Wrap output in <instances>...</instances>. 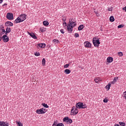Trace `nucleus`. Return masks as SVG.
Wrapping results in <instances>:
<instances>
[{
    "label": "nucleus",
    "mask_w": 126,
    "mask_h": 126,
    "mask_svg": "<svg viewBox=\"0 0 126 126\" xmlns=\"http://www.w3.org/2000/svg\"><path fill=\"white\" fill-rule=\"evenodd\" d=\"M69 118L68 117H64L63 119V122H65V123H68V119Z\"/></svg>",
    "instance_id": "5701e85b"
},
{
    "label": "nucleus",
    "mask_w": 126,
    "mask_h": 126,
    "mask_svg": "<svg viewBox=\"0 0 126 126\" xmlns=\"http://www.w3.org/2000/svg\"><path fill=\"white\" fill-rule=\"evenodd\" d=\"M74 37L75 38H78V37H79V34L78 33H75Z\"/></svg>",
    "instance_id": "7c9ffc66"
},
{
    "label": "nucleus",
    "mask_w": 126,
    "mask_h": 126,
    "mask_svg": "<svg viewBox=\"0 0 126 126\" xmlns=\"http://www.w3.org/2000/svg\"><path fill=\"white\" fill-rule=\"evenodd\" d=\"M40 31H41V32L42 33H44V32L47 31V29L45 28H41L40 29Z\"/></svg>",
    "instance_id": "b1692460"
},
{
    "label": "nucleus",
    "mask_w": 126,
    "mask_h": 126,
    "mask_svg": "<svg viewBox=\"0 0 126 126\" xmlns=\"http://www.w3.org/2000/svg\"><path fill=\"white\" fill-rule=\"evenodd\" d=\"M58 41H59L58 40H57V39H53V42H55V43L58 42Z\"/></svg>",
    "instance_id": "de8ad7c7"
},
{
    "label": "nucleus",
    "mask_w": 126,
    "mask_h": 126,
    "mask_svg": "<svg viewBox=\"0 0 126 126\" xmlns=\"http://www.w3.org/2000/svg\"><path fill=\"white\" fill-rule=\"evenodd\" d=\"M78 114V108L73 106L72 107L70 115L71 116H74L75 115H77Z\"/></svg>",
    "instance_id": "7ed1b4c3"
},
{
    "label": "nucleus",
    "mask_w": 126,
    "mask_h": 126,
    "mask_svg": "<svg viewBox=\"0 0 126 126\" xmlns=\"http://www.w3.org/2000/svg\"><path fill=\"white\" fill-rule=\"evenodd\" d=\"M26 17H27V15L22 14L14 21V23L17 24L23 22L26 19Z\"/></svg>",
    "instance_id": "f257e3e1"
},
{
    "label": "nucleus",
    "mask_w": 126,
    "mask_h": 126,
    "mask_svg": "<svg viewBox=\"0 0 126 126\" xmlns=\"http://www.w3.org/2000/svg\"><path fill=\"white\" fill-rule=\"evenodd\" d=\"M4 33H3L1 30H0V42L1 41V39H2V35H3Z\"/></svg>",
    "instance_id": "412c9836"
},
{
    "label": "nucleus",
    "mask_w": 126,
    "mask_h": 126,
    "mask_svg": "<svg viewBox=\"0 0 126 126\" xmlns=\"http://www.w3.org/2000/svg\"><path fill=\"white\" fill-rule=\"evenodd\" d=\"M2 39L4 43H6L9 41V38L7 36L6 34H4L2 36Z\"/></svg>",
    "instance_id": "1a4fd4ad"
},
{
    "label": "nucleus",
    "mask_w": 126,
    "mask_h": 126,
    "mask_svg": "<svg viewBox=\"0 0 126 126\" xmlns=\"http://www.w3.org/2000/svg\"><path fill=\"white\" fill-rule=\"evenodd\" d=\"M118 77H115L113 79V81L110 83L111 84H115V83L117 82V80H118Z\"/></svg>",
    "instance_id": "a211bd4d"
},
{
    "label": "nucleus",
    "mask_w": 126,
    "mask_h": 126,
    "mask_svg": "<svg viewBox=\"0 0 126 126\" xmlns=\"http://www.w3.org/2000/svg\"><path fill=\"white\" fill-rule=\"evenodd\" d=\"M9 126V123L3 121H0V126Z\"/></svg>",
    "instance_id": "9b49d317"
},
{
    "label": "nucleus",
    "mask_w": 126,
    "mask_h": 126,
    "mask_svg": "<svg viewBox=\"0 0 126 126\" xmlns=\"http://www.w3.org/2000/svg\"><path fill=\"white\" fill-rule=\"evenodd\" d=\"M73 28L74 27H72V26L67 24V31L69 34H71V33H72V31H73Z\"/></svg>",
    "instance_id": "39448f33"
},
{
    "label": "nucleus",
    "mask_w": 126,
    "mask_h": 126,
    "mask_svg": "<svg viewBox=\"0 0 126 126\" xmlns=\"http://www.w3.org/2000/svg\"><path fill=\"white\" fill-rule=\"evenodd\" d=\"M69 25H71V26H72L73 27H75L76 26V24L75 23V21L71 22L70 23H67Z\"/></svg>",
    "instance_id": "f3484780"
},
{
    "label": "nucleus",
    "mask_w": 126,
    "mask_h": 126,
    "mask_svg": "<svg viewBox=\"0 0 126 126\" xmlns=\"http://www.w3.org/2000/svg\"><path fill=\"white\" fill-rule=\"evenodd\" d=\"M43 24L44 26H48V25H49V22L44 21L43 22Z\"/></svg>",
    "instance_id": "a878e982"
},
{
    "label": "nucleus",
    "mask_w": 126,
    "mask_h": 126,
    "mask_svg": "<svg viewBox=\"0 0 126 126\" xmlns=\"http://www.w3.org/2000/svg\"><path fill=\"white\" fill-rule=\"evenodd\" d=\"M114 61V59L112 57H108L107 59V63H111Z\"/></svg>",
    "instance_id": "dca6fc26"
},
{
    "label": "nucleus",
    "mask_w": 126,
    "mask_h": 126,
    "mask_svg": "<svg viewBox=\"0 0 126 126\" xmlns=\"http://www.w3.org/2000/svg\"><path fill=\"white\" fill-rule=\"evenodd\" d=\"M3 0H0V3H2Z\"/></svg>",
    "instance_id": "8fccbe9b"
},
{
    "label": "nucleus",
    "mask_w": 126,
    "mask_h": 126,
    "mask_svg": "<svg viewBox=\"0 0 126 126\" xmlns=\"http://www.w3.org/2000/svg\"><path fill=\"white\" fill-rule=\"evenodd\" d=\"M5 5H7V3H5L4 4H3V6H5Z\"/></svg>",
    "instance_id": "09e8293b"
},
{
    "label": "nucleus",
    "mask_w": 126,
    "mask_h": 126,
    "mask_svg": "<svg viewBox=\"0 0 126 126\" xmlns=\"http://www.w3.org/2000/svg\"><path fill=\"white\" fill-rule=\"evenodd\" d=\"M118 56H119V57H123V56H124V54H123V53L121 52H118Z\"/></svg>",
    "instance_id": "c756f323"
},
{
    "label": "nucleus",
    "mask_w": 126,
    "mask_h": 126,
    "mask_svg": "<svg viewBox=\"0 0 126 126\" xmlns=\"http://www.w3.org/2000/svg\"><path fill=\"white\" fill-rule=\"evenodd\" d=\"M76 108L78 109H86L87 106L85 104H84L82 102H78L76 104Z\"/></svg>",
    "instance_id": "f03ea898"
},
{
    "label": "nucleus",
    "mask_w": 126,
    "mask_h": 126,
    "mask_svg": "<svg viewBox=\"0 0 126 126\" xmlns=\"http://www.w3.org/2000/svg\"><path fill=\"white\" fill-rule=\"evenodd\" d=\"M111 83H109L107 85H106V89H107V91L108 90H110V88H111Z\"/></svg>",
    "instance_id": "aec40b11"
},
{
    "label": "nucleus",
    "mask_w": 126,
    "mask_h": 126,
    "mask_svg": "<svg viewBox=\"0 0 126 126\" xmlns=\"http://www.w3.org/2000/svg\"><path fill=\"white\" fill-rule=\"evenodd\" d=\"M73 21H74V20L73 19V18L70 19L69 20V23H71V22H73Z\"/></svg>",
    "instance_id": "72a5a7b5"
},
{
    "label": "nucleus",
    "mask_w": 126,
    "mask_h": 126,
    "mask_svg": "<svg viewBox=\"0 0 126 126\" xmlns=\"http://www.w3.org/2000/svg\"><path fill=\"white\" fill-rule=\"evenodd\" d=\"M1 31H2L3 33H4L6 35V34L10 33L11 32V28L9 27H7L6 29V31L4 29L1 30Z\"/></svg>",
    "instance_id": "0eeeda50"
},
{
    "label": "nucleus",
    "mask_w": 126,
    "mask_h": 126,
    "mask_svg": "<svg viewBox=\"0 0 126 126\" xmlns=\"http://www.w3.org/2000/svg\"><path fill=\"white\" fill-rule=\"evenodd\" d=\"M52 126H58V125H56L55 124H53Z\"/></svg>",
    "instance_id": "3c124183"
},
{
    "label": "nucleus",
    "mask_w": 126,
    "mask_h": 126,
    "mask_svg": "<svg viewBox=\"0 0 126 126\" xmlns=\"http://www.w3.org/2000/svg\"><path fill=\"white\" fill-rule=\"evenodd\" d=\"M58 121L57 120V121H54V123H53V125H56V126H58Z\"/></svg>",
    "instance_id": "a19ab883"
},
{
    "label": "nucleus",
    "mask_w": 126,
    "mask_h": 126,
    "mask_svg": "<svg viewBox=\"0 0 126 126\" xmlns=\"http://www.w3.org/2000/svg\"><path fill=\"white\" fill-rule=\"evenodd\" d=\"M34 55L36 56V57H39V56H40V53L39 52H35L34 53Z\"/></svg>",
    "instance_id": "2f4dec72"
},
{
    "label": "nucleus",
    "mask_w": 126,
    "mask_h": 126,
    "mask_svg": "<svg viewBox=\"0 0 126 126\" xmlns=\"http://www.w3.org/2000/svg\"><path fill=\"white\" fill-rule=\"evenodd\" d=\"M42 65L46 64V59H45V58H43L42 60Z\"/></svg>",
    "instance_id": "bb28decb"
},
{
    "label": "nucleus",
    "mask_w": 126,
    "mask_h": 126,
    "mask_svg": "<svg viewBox=\"0 0 126 126\" xmlns=\"http://www.w3.org/2000/svg\"><path fill=\"white\" fill-rule=\"evenodd\" d=\"M93 43L94 46V47H99V45L101 43L99 39H93Z\"/></svg>",
    "instance_id": "423d86ee"
},
{
    "label": "nucleus",
    "mask_w": 126,
    "mask_h": 126,
    "mask_svg": "<svg viewBox=\"0 0 126 126\" xmlns=\"http://www.w3.org/2000/svg\"><path fill=\"white\" fill-rule=\"evenodd\" d=\"M5 25H6L7 27L9 26L11 27V26H13V23H11V22L8 21L5 23Z\"/></svg>",
    "instance_id": "4468645a"
},
{
    "label": "nucleus",
    "mask_w": 126,
    "mask_h": 126,
    "mask_svg": "<svg viewBox=\"0 0 126 126\" xmlns=\"http://www.w3.org/2000/svg\"><path fill=\"white\" fill-rule=\"evenodd\" d=\"M47 109L45 108H42L39 109H37L36 110V114H38L39 115L41 114H45L46 112H47Z\"/></svg>",
    "instance_id": "20e7f679"
},
{
    "label": "nucleus",
    "mask_w": 126,
    "mask_h": 126,
    "mask_svg": "<svg viewBox=\"0 0 126 126\" xmlns=\"http://www.w3.org/2000/svg\"><path fill=\"white\" fill-rule=\"evenodd\" d=\"M108 99H107V98H105L104 99H103V102L104 103H108Z\"/></svg>",
    "instance_id": "e433bc0d"
},
{
    "label": "nucleus",
    "mask_w": 126,
    "mask_h": 126,
    "mask_svg": "<svg viewBox=\"0 0 126 126\" xmlns=\"http://www.w3.org/2000/svg\"><path fill=\"white\" fill-rule=\"evenodd\" d=\"M108 11H113V8L112 7L111 8H108Z\"/></svg>",
    "instance_id": "79ce46f5"
},
{
    "label": "nucleus",
    "mask_w": 126,
    "mask_h": 126,
    "mask_svg": "<svg viewBox=\"0 0 126 126\" xmlns=\"http://www.w3.org/2000/svg\"><path fill=\"white\" fill-rule=\"evenodd\" d=\"M17 125L18 126H23V124L20 122L17 123Z\"/></svg>",
    "instance_id": "473e14b6"
},
{
    "label": "nucleus",
    "mask_w": 126,
    "mask_h": 126,
    "mask_svg": "<svg viewBox=\"0 0 126 126\" xmlns=\"http://www.w3.org/2000/svg\"><path fill=\"white\" fill-rule=\"evenodd\" d=\"M27 33L28 35H30L33 39H37V36H36V35H35L34 33H30L29 32H27Z\"/></svg>",
    "instance_id": "ddd939ff"
},
{
    "label": "nucleus",
    "mask_w": 126,
    "mask_h": 126,
    "mask_svg": "<svg viewBox=\"0 0 126 126\" xmlns=\"http://www.w3.org/2000/svg\"><path fill=\"white\" fill-rule=\"evenodd\" d=\"M69 66V64H66L64 65L63 67L64 68H67Z\"/></svg>",
    "instance_id": "f704fd0d"
},
{
    "label": "nucleus",
    "mask_w": 126,
    "mask_h": 126,
    "mask_svg": "<svg viewBox=\"0 0 126 126\" xmlns=\"http://www.w3.org/2000/svg\"><path fill=\"white\" fill-rule=\"evenodd\" d=\"M60 32L61 33H62V34H64V30L63 29H62L61 30H60Z\"/></svg>",
    "instance_id": "4c0bfd02"
},
{
    "label": "nucleus",
    "mask_w": 126,
    "mask_h": 126,
    "mask_svg": "<svg viewBox=\"0 0 126 126\" xmlns=\"http://www.w3.org/2000/svg\"><path fill=\"white\" fill-rule=\"evenodd\" d=\"M85 48H91L92 44L89 41H86L84 43Z\"/></svg>",
    "instance_id": "9d476101"
},
{
    "label": "nucleus",
    "mask_w": 126,
    "mask_h": 126,
    "mask_svg": "<svg viewBox=\"0 0 126 126\" xmlns=\"http://www.w3.org/2000/svg\"><path fill=\"white\" fill-rule=\"evenodd\" d=\"M42 106H43V107H44V108H48L49 106L48 105V104H46V103H42Z\"/></svg>",
    "instance_id": "cd10ccee"
},
{
    "label": "nucleus",
    "mask_w": 126,
    "mask_h": 126,
    "mask_svg": "<svg viewBox=\"0 0 126 126\" xmlns=\"http://www.w3.org/2000/svg\"><path fill=\"white\" fill-rule=\"evenodd\" d=\"M63 26H65H65H66V27H67V24L66 23V22H64V23H63Z\"/></svg>",
    "instance_id": "37998d69"
},
{
    "label": "nucleus",
    "mask_w": 126,
    "mask_h": 126,
    "mask_svg": "<svg viewBox=\"0 0 126 126\" xmlns=\"http://www.w3.org/2000/svg\"><path fill=\"white\" fill-rule=\"evenodd\" d=\"M94 81L95 83H98V82H101V81H102V78L100 77H96L94 79Z\"/></svg>",
    "instance_id": "f8f14e48"
},
{
    "label": "nucleus",
    "mask_w": 126,
    "mask_h": 126,
    "mask_svg": "<svg viewBox=\"0 0 126 126\" xmlns=\"http://www.w3.org/2000/svg\"><path fill=\"white\" fill-rule=\"evenodd\" d=\"M123 10H125V12H126V6L123 8Z\"/></svg>",
    "instance_id": "49530a36"
},
{
    "label": "nucleus",
    "mask_w": 126,
    "mask_h": 126,
    "mask_svg": "<svg viewBox=\"0 0 126 126\" xmlns=\"http://www.w3.org/2000/svg\"><path fill=\"white\" fill-rule=\"evenodd\" d=\"M94 13H95L96 16H97V17L100 16V14H99V13H98L97 12V11H94Z\"/></svg>",
    "instance_id": "ea45409f"
},
{
    "label": "nucleus",
    "mask_w": 126,
    "mask_h": 126,
    "mask_svg": "<svg viewBox=\"0 0 126 126\" xmlns=\"http://www.w3.org/2000/svg\"><path fill=\"white\" fill-rule=\"evenodd\" d=\"M6 18L9 20H13V14L8 13L6 15Z\"/></svg>",
    "instance_id": "6e6552de"
},
{
    "label": "nucleus",
    "mask_w": 126,
    "mask_h": 126,
    "mask_svg": "<svg viewBox=\"0 0 126 126\" xmlns=\"http://www.w3.org/2000/svg\"><path fill=\"white\" fill-rule=\"evenodd\" d=\"M17 0L19 1L20 0Z\"/></svg>",
    "instance_id": "603ef678"
},
{
    "label": "nucleus",
    "mask_w": 126,
    "mask_h": 126,
    "mask_svg": "<svg viewBox=\"0 0 126 126\" xmlns=\"http://www.w3.org/2000/svg\"><path fill=\"white\" fill-rule=\"evenodd\" d=\"M37 46L39 47L40 48H42L44 49L46 47V43H39L37 44Z\"/></svg>",
    "instance_id": "2eb2a0df"
},
{
    "label": "nucleus",
    "mask_w": 126,
    "mask_h": 126,
    "mask_svg": "<svg viewBox=\"0 0 126 126\" xmlns=\"http://www.w3.org/2000/svg\"><path fill=\"white\" fill-rule=\"evenodd\" d=\"M57 126H64V125H63V123H59L57 124Z\"/></svg>",
    "instance_id": "58836bf2"
},
{
    "label": "nucleus",
    "mask_w": 126,
    "mask_h": 126,
    "mask_svg": "<svg viewBox=\"0 0 126 126\" xmlns=\"http://www.w3.org/2000/svg\"><path fill=\"white\" fill-rule=\"evenodd\" d=\"M123 27H124L123 25H120L118 26V28H123Z\"/></svg>",
    "instance_id": "c03bdc74"
},
{
    "label": "nucleus",
    "mask_w": 126,
    "mask_h": 126,
    "mask_svg": "<svg viewBox=\"0 0 126 126\" xmlns=\"http://www.w3.org/2000/svg\"><path fill=\"white\" fill-rule=\"evenodd\" d=\"M68 123L69 124H72V120H71L70 118H69V119H68Z\"/></svg>",
    "instance_id": "c9c22d12"
},
{
    "label": "nucleus",
    "mask_w": 126,
    "mask_h": 126,
    "mask_svg": "<svg viewBox=\"0 0 126 126\" xmlns=\"http://www.w3.org/2000/svg\"><path fill=\"white\" fill-rule=\"evenodd\" d=\"M109 20H110V22H114L115 21V18H114V16H110V17L109 18Z\"/></svg>",
    "instance_id": "393cba45"
},
{
    "label": "nucleus",
    "mask_w": 126,
    "mask_h": 126,
    "mask_svg": "<svg viewBox=\"0 0 126 126\" xmlns=\"http://www.w3.org/2000/svg\"><path fill=\"white\" fill-rule=\"evenodd\" d=\"M83 28H84V26L83 25H80L78 28V31H81Z\"/></svg>",
    "instance_id": "6ab92c4d"
},
{
    "label": "nucleus",
    "mask_w": 126,
    "mask_h": 126,
    "mask_svg": "<svg viewBox=\"0 0 126 126\" xmlns=\"http://www.w3.org/2000/svg\"><path fill=\"white\" fill-rule=\"evenodd\" d=\"M63 22H65V21H66V19H65V18L63 17Z\"/></svg>",
    "instance_id": "a18cd8bd"
},
{
    "label": "nucleus",
    "mask_w": 126,
    "mask_h": 126,
    "mask_svg": "<svg viewBox=\"0 0 126 126\" xmlns=\"http://www.w3.org/2000/svg\"><path fill=\"white\" fill-rule=\"evenodd\" d=\"M64 72H65V73H66V74H69V73H70V72H71V71H70V70H69L68 69H66L64 70Z\"/></svg>",
    "instance_id": "4be33fe9"
},
{
    "label": "nucleus",
    "mask_w": 126,
    "mask_h": 126,
    "mask_svg": "<svg viewBox=\"0 0 126 126\" xmlns=\"http://www.w3.org/2000/svg\"><path fill=\"white\" fill-rule=\"evenodd\" d=\"M119 125L122 126H126V123L124 122H119Z\"/></svg>",
    "instance_id": "c85d7f7f"
}]
</instances>
